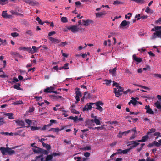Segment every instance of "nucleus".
I'll return each instance as SVG.
<instances>
[{"label":"nucleus","mask_w":161,"mask_h":161,"mask_svg":"<svg viewBox=\"0 0 161 161\" xmlns=\"http://www.w3.org/2000/svg\"><path fill=\"white\" fill-rule=\"evenodd\" d=\"M16 147H14L12 148H10L7 147L6 148L4 147H1L0 148V150L3 155L8 154L10 155H12L15 153V151L12 150L16 148Z\"/></svg>","instance_id":"1"},{"label":"nucleus","mask_w":161,"mask_h":161,"mask_svg":"<svg viewBox=\"0 0 161 161\" xmlns=\"http://www.w3.org/2000/svg\"><path fill=\"white\" fill-rule=\"evenodd\" d=\"M34 148H32V150L35 153H42L45 155H48L49 153L48 151L43 149L40 148L36 146H34Z\"/></svg>","instance_id":"2"},{"label":"nucleus","mask_w":161,"mask_h":161,"mask_svg":"<svg viewBox=\"0 0 161 161\" xmlns=\"http://www.w3.org/2000/svg\"><path fill=\"white\" fill-rule=\"evenodd\" d=\"M69 30H70L73 33L78 32L80 31H84L85 29L82 28H78L76 25H72L71 26H69L67 28Z\"/></svg>","instance_id":"3"},{"label":"nucleus","mask_w":161,"mask_h":161,"mask_svg":"<svg viewBox=\"0 0 161 161\" xmlns=\"http://www.w3.org/2000/svg\"><path fill=\"white\" fill-rule=\"evenodd\" d=\"M130 151V149H126L125 150H122L121 149H119L117 150V152L116 153L113 154L110 156V158H112L114 157V156L116 155L117 154H126L127 153Z\"/></svg>","instance_id":"4"},{"label":"nucleus","mask_w":161,"mask_h":161,"mask_svg":"<svg viewBox=\"0 0 161 161\" xmlns=\"http://www.w3.org/2000/svg\"><path fill=\"white\" fill-rule=\"evenodd\" d=\"M93 119L88 120L86 121V125L88 126L89 128L90 129H93L92 126L95 125Z\"/></svg>","instance_id":"5"},{"label":"nucleus","mask_w":161,"mask_h":161,"mask_svg":"<svg viewBox=\"0 0 161 161\" xmlns=\"http://www.w3.org/2000/svg\"><path fill=\"white\" fill-rule=\"evenodd\" d=\"M156 37L161 38V30L155 31V32L154 33L152 37V39L155 38Z\"/></svg>","instance_id":"6"},{"label":"nucleus","mask_w":161,"mask_h":161,"mask_svg":"<svg viewBox=\"0 0 161 161\" xmlns=\"http://www.w3.org/2000/svg\"><path fill=\"white\" fill-rule=\"evenodd\" d=\"M60 153H53L52 155H47L46 157L45 161H49L52 159L53 156H55L57 155H60Z\"/></svg>","instance_id":"7"},{"label":"nucleus","mask_w":161,"mask_h":161,"mask_svg":"<svg viewBox=\"0 0 161 161\" xmlns=\"http://www.w3.org/2000/svg\"><path fill=\"white\" fill-rule=\"evenodd\" d=\"M130 22L127 21L126 20L123 21L120 25L119 27L120 28L122 29L123 27H125L127 26H129L130 24Z\"/></svg>","instance_id":"8"},{"label":"nucleus","mask_w":161,"mask_h":161,"mask_svg":"<svg viewBox=\"0 0 161 161\" xmlns=\"http://www.w3.org/2000/svg\"><path fill=\"white\" fill-rule=\"evenodd\" d=\"M49 39L52 43L55 44L61 42V40L60 39L55 38L52 37H49Z\"/></svg>","instance_id":"9"},{"label":"nucleus","mask_w":161,"mask_h":161,"mask_svg":"<svg viewBox=\"0 0 161 161\" xmlns=\"http://www.w3.org/2000/svg\"><path fill=\"white\" fill-rule=\"evenodd\" d=\"M145 109L147 110L146 112V113L151 114H154V112L150 108V106L149 105H147L145 106Z\"/></svg>","instance_id":"10"},{"label":"nucleus","mask_w":161,"mask_h":161,"mask_svg":"<svg viewBox=\"0 0 161 161\" xmlns=\"http://www.w3.org/2000/svg\"><path fill=\"white\" fill-rule=\"evenodd\" d=\"M82 21L83 22V25L85 26H88L90 24L92 23L93 21L92 20L87 19L86 20H82Z\"/></svg>","instance_id":"11"},{"label":"nucleus","mask_w":161,"mask_h":161,"mask_svg":"<svg viewBox=\"0 0 161 161\" xmlns=\"http://www.w3.org/2000/svg\"><path fill=\"white\" fill-rule=\"evenodd\" d=\"M132 100H130L128 103L129 105H130L131 104H132L134 106H136L137 104L138 101H137L135 98L132 97Z\"/></svg>","instance_id":"12"},{"label":"nucleus","mask_w":161,"mask_h":161,"mask_svg":"<svg viewBox=\"0 0 161 161\" xmlns=\"http://www.w3.org/2000/svg\"><path fill=\"white\" fill-rule=\"evenodd\" d=\"M15 122L19 126H21L22 127H25V124L22 120H15Z\"/></svg>","instance_id":"13"},{"label":"nucleus","mask_w":161,"mask_h":161,"mask_svg":"<svg viewBox=\"0 0 161 161\" xmlns=\"http://www.w3.org/2000/svg\"><path fill=\"white\" fill-rule=\"evenodd\" d=\"M148 134H147L146 135L142 137V139L140 140H137V142H145L148 139Z\"/></svg>","instance_id":"14"},{"label":"nucleus","mask_w":161,"mask_h":161,"mask_svg":"<svg viewBox=\"0 0 161 161\" xmlns=\"http://www.w3.org/2000/svg\"><path fill=\"white\" fill-rule=\"evenodd\" d=\"M64 129V127H62L61 129H60L59 128H51L49 130V131H53L54 132L58 133L60 131Z\"/></svg>","instance_id":"15"},{"label":"nucleus","mask_w":161,"mask_h":161,"mask_svg":"<svg viewBox=\"0 0 161 161\" xmlns=\"http://www.w3.org/2000/svg\"><path fill=\"white\" fill-rule=\"evenodd\" d=\"M107 14L105 11H103L99 13H97L95 14L96 16L97 17H101L103 15H105Z\"/></svg>","instance_id":"16"},{"label":"nucleus","mask_w":161,"mask_h":161,"mask_svg":"<svg viewBox=\"0 0 161 161\" xmlns=\"http://www.w3.org/2000/svg\"><path fill=\"white\" fill-rule=\"evenodd\" d=\"M54 88L53 87H47L44 90V92L46 93H49L53 92V91L54 90Z\"/></svg>","instance_id":"17"},{"label":"nucleus","mask_w":161,"mask_h":161,"mask_svg":"<svg viewBox=\"0 0 161 161\" xmlns=\"http://www.w3.org/2000/svg\"><path fill=\"white\" fill-rule=\"evenodd\" d=\"M28 4L31 5L32 6L37 5H39V3L37 1H33L32 0H30Z\"/></svg>","instance_id":"18"},{"label":"nucleus","mask_w":161,"mask_h":161,"mask_svg":"<svg viewBox=\"0 0 161 161\" xmlns=\"http://www.w3.org/2000/svg\"><path fill=\"white\" fill-rule=\"evenodd\" d=\"M109 71V73L113 76H115L116 75V67L114 68L113 69H110Z\"/></svg>","instance_id":"19"},{"label":"nucleus","mask_w":161,"mask_h":161,"mask_svg":"<svg viewBox=\"0 0 161 161\" xmlns=\"http://www.w3.org/2000/svg\"><path fill=\"white\" fill-rule=\"evenodd\" d=\"M76 89L77 90L75 92L76 95L75 97H81L82 96L81 92L79 91V88H77Z\"/></svg>","instance_id":"20"},{"label":"nucleus","mask_w":161,"mask_h":161,"mask_svg":"<svg viewBox=\"0 0 161 161\" xmlns=\"http://www.w3.org/2000/svg\"><path fill=\"white\" fill-rule=\"evenodd\" d=\"M137 141H134L133 142V145L131 146L130 147L129 149H130V150H131L132 148L136 147L137 146L139 145L140 143L139 142H137Z\"/></svg>","instance_id":"21"},{"label":"nucleus","mask_w":161,"mask_h":161,"mask_svg":"<svg viewBox=\"0 0 161 161\" xmlns=\"http://www.w3.org/2000/svg\"><path fill=\"white\" fill-rule=\"evenodd\" d=\"M133 58L134 60L139 63L141 62L142 61L141 58L137 57L135 54H134L133 55Z\"/></svg>","instance_id":"22"},{"label":"nucleus","mask_w":161,"mask_h":161,"mask_svg":"<svg viewBox=\"0 0 161 161\" xmlns=\"http://www.w3.org/2000/svg\"><path fill=\"white\" fill-rule=\"evenodd\" d=\"M155 105L158 109H161V105L159 101H157L155 103Z\"/></svg>","instance_id":"23"},{"label":"nucleus","mask_w":161,"mask_h":161,"mask_svg":"<svg viewBox=\"0 0 161 161\" xmlns=\"http://www.w3.org/2000/svg\"><path fill=\"white\" fill-rule=\"evenodd\" d=\"M44 158L43 157V155L37 156L35 158L36 160H38L40 159L41 161H44Z\"/></svg>","instance_id":"24"},{"label":"nucleus","mask_w":161,"mask_h":161,"mask_svg":"<svg viewBox=\"0 0 161 161\" xmlns=\"http://www.w3.org/2000/svg\"><path fill=\"white\" fill-rule=\"evenodd\" d=\"M4 115L8 116L9 119H14V118L13 116V114L12 113H5L4 114Z\"/></svg>","instance_id":"25"},{"label":"nucleus","mask_w":161,"mask_h":161,"mask_svg":"<svg viewBox=\"0 0 161 161\" xmlns=\"http://www.w3.org/2000/svg\"><path fill=\"white\" fill-rule=\"evenodd\" d=\"M123 92L122 89H118L117 92H116L115 93V96L117 97H119V96H120L122 95V93L121 92Z\"/></svg>","instance_id":"26"},{"label":"nucleus","mask_w":161,"mask_h":161,"mask_svg":"<svg viewBox=\"0 0 161 161\" xmlns=\"http://www.w3.org/2000/svg\"><path fill=\"white\" fill-rule=\"evenodd\" d=\"M41 47V46H40V47H36V46H33L32 47V49H33V53H35H35L37 52L38 51V50H39V48Z\"/></svg>","instance_id":"27"},{"label":"nucleus","mask_w":161,"mask_h":161,"mask_svg":"<svg viewBox=\"0 0 161 161\" xmlns=\"http://www.w3.org/2000/svg\"><path fill=\"white\" fill-rule=\"evenodd\" d=\"M113 4L114 5H117L119 4H124V3L120 1L116 0L114 1Z\"/></svg>","instance_id":"28"},{"label":"nucleus","mask_w":161,"mask_h":161,"mask_svg":"<svg viewBox=\"0 0 161 161\" xmlns=\"http://www.w3.org/2000/svg\"><path fill=\"white\" fill-rule=\"evenodd\" d=\"M21 86V85L20 83H18L16 85H15L14 86V89H16L18 90H21V88L20 87V86Z\"/></svg>","instance_id":"29"},{"label":"nucleus","mask_w":161,"mask_h":161,"mask_svg":"<svg viewBox=\"0 0 161 161\" xmlns=\"http://www.w3.org/2000/svg\"><path fill=\"white\" fill-rule=\"evenodd\" d=\"M23 103L22 101H16L15 102H13L12 104L14 105L21 104H23Z\"/></svg>","instance_id":"30"},{"label":"nucleus","mask_w":161,"mask_h":161,"mask_svg":"<svg viewBox=\"0 0 161 161\" xmlns=\"http://www.w3.org/2000/svg\"><path fill=\"white\" fill-rule=\"evenodd\" d=\"M6 122L4 119L3 118L1 117L0 116V126L3 125Z\"/></svg>","instance_id":"31"},{"label":"nucleus","mask_w":161,"mask_h":161,"mask_svg":"<svg viewBox=\"0 0 161 161\" xmlns=\"http://www.w3.org/2000/svg\"><path fill=\"white\" fill-rule=\"evenodd\" d=\"M94 103L97 106H100V105L103 106V105L104 104L102 102V101H99Z\"/></svg>","instance_id":"32"},{"label":"nucleus","mask_w":161,"mask_h":161,"mask_svg":"<svg viewBox=\"0 0 161 161\" xmlns=\"http://www.w3.org/2000/svg\"><path fill=\"white\" fill-rule=\"evenodd\" d=\"M69 118L73 120L74 122H76L78 120V117L77 116H76L75 117L72 116H70Z\"/></svg>","instance_id":"33"},{"label":"nucleus","mask_w":161,"mask_h":161,"mask_svg":"<svg viewBox=\"0 0 161 161\" xmlns=\"http://www.w3.org/2000/svg\"><path fill=\"white\" fill-rule=\"evenodd\" d=\"M8 14L7 13V11H3L2 12V16L4 18H7V16H8Z\"/></svg>","instance_id":"34"},{"label":"nucleus","mask_w":161,"mask_h":161,"mask_svg":"<svg viewBox=\"0 0 161 161\" xmlns=\"http://www.w3.org/2000/svg\"><path fill=\"white\" fill-rule=\"evenodd\" d=\"M25 121L28 124V126H25L27 127H30L31 124L32 123V121L29 119H25Z\"/></svg>","instance_id":"35"},{"label":"nucleus","mask_w":161,"mask_h":161,"mask_svg":"<svg viewBox=\"0 0 161 161\" xmlns=\"http://www.w3.org/2000/svg\"><path fill=\"white\" fill-rule=\"evenodd\" d=\"M67 44V43L66 42H61V43L58 44L59 46L63 47Z\"/></svg>","instance_id":"36"},{"label":"nucleus","mask_w":161,"mask_h":161,"mask_svg":"<svg viewBox=\"0 0 161 161\" xmlns=\"http://www.w3.org/2000/svg\"><path fill=\"white\" fill-rule=\"evenodd\" d=\"M89 103L90 104L89 105H88V104H87L86 105L87 107V109H88V110L91 109L92 108V106L93 104H94V103Z\"/></svg>","instance_id":"37"},{"label":"nucleus","mask_w":161,"mask_h":161,"mask_svg":"<svg viewBox=\"0 0 161 161\" xmlns=\"http://www.w3.org/2000/svg\"><path fill=\"white\" fill-rule=\"evenodd\" d=\"M61 21L63 23H66L68 22L67 19L66 17H62L61 19Z\"/></svg>","instance_id":"38"},{"label":"nucleus","mask_w":161,"mask_h":161,"mask_svg":"<svg viewBox=\"0 0 161 161\" xmlns=\"http://www.w3.org/2000/svg\"><path fill=\"white\" fill-rule=\"evenodd\" d=\"M36 20L38 22V23L40 25H43L44 23V22L42 21L39 17H37Z\"/></svg>","instance_id":"39"},{"label":"nucleus","mask_w":161,"mask_h":161,"mask_svg":"<svg viewBox=\"0 0 161 161\" xmlns=\"http://www.w3.org/2000/svg\"><path fill=\"white\" fill-rule=\"evenodd\" d=\"M40 128V127L36 126H31V130L32 131L39 130Z\"/></svg>","instance_id":"40"},{"label":"nucleus","mask_w":161,"mask_h":161,"mask_svg":"<svg viewBox=\"0 0 161 161\" xmlns=\"http://www.w3.org/2000/svg\"><path fill=\"white\" fill-rule=\"evenodd\" d=\"M104 81L105 82V83H103V84H105L107 86L109 85L111 83V80H105Z\"/></svg>","instance_id":"41"},{"label":"nucleus","mask_w":161,"mask_h":161,"mask_svg":"<svg viewBox=\"0 0 161 161\" xmlns=\"http://www.w3.org/2000/svg\"><path fill=\"white\" fill-rule=\"evenodd\" d=\"M11 36L13 37H16L19 36V34L17 32H13L11 34Z\"/></svg>","instance_id":"42"},{"label":"nucleus","mask_w":161,"mask_h":161,"mask_svg":"<svg viewBox=\"0 0 161 161\" xmlns=\"http://www.w3.org/2000/svg\"><path fill=\"white\" fill-rule=\"evenodd\" d=\"M25 34H28L30 36H31L32 35V32L31 30H27L25 32Z\"/></svg>","instance_id":"43"},{"label":"nucleus","mask_w":161,"mask_h":161,"mask_svg":"<svg viewBox=\"0 0 161 161\" xmlns=\"http://www.w3.org/2000/svg\"><path fill=\"white\" fill-rule=\"evenodd\" d=\"M143 70L146 71L147 70H149L150 69V66L147 65H146V67L143 68Z\"/></svg>","instance_id":"44"},{"label":"nucleus","mask_w":161,"mask_h":161,"mask_svg":"<svg viewBox=\"0 0 161 161\" xmlns=\"http://www.w3.org/2000/svg\"><path fill=\"white\" fill-rule=\"evenodd\" d=\"M7 0H0V4L1 5H4L7 3Z\"/></svg>","instance_id":"45"},{"label":"nucleus","mask_w":161,"mask_h":161,"mask_svg":"<svg viewBox=\"0 0 161 161\" xmlns=\"http://www.w3.org/2000/svg\"><path fill=\"white\" fill-rule=\"evenodd\" d=\"M136 136H137L136 134L135 133H134L133 134L132 136H130V137L129 138V140H131L134 139L136 138Z\"/></svg>","instance_id":"46"},{"label":"nucleus","mask_w":161,"mask_h":161,"mask_svg":"<svg viewBox=\"0 0 161 161\" xmlns=\"http://www.w3.org/2000/svg\"><path fill=\"white\" fill-rule=\"evenodd\" d=\"M94 120V122L97 125H100L101 123L100 121L98 119H95Z\"/></svg>","instance_id":"47"},{"label":"nucleus","mask_w":161,"mask_h":161,"mask_svg":"<svg viewBox=\"0 0 161 161\" xmlns=\"http://www.w3.org/2000/svg\"><path fill=\"white\" fill-rule=\"evenodd\" d=\"M26 50L27 51L30 53H33V50L31 47H26Z\"/></svg>","instance_id":"48"},{"label":"nucleus","mask_w":161,"mask_h":161,"mask_svg":"<svg viewBox=\"0 0 161 161\" xmlns=\"http://www.w3.org/2000/svg\"><path fill=\"white\" fill-rule=\"evenodd\" d=\"M104 126V125H103L101 127H96L94 128H93V129H96L98 130H102L103 129Z\"/></svg>","instance_id":"49"},{"label":"nucleus","mask_w":161,"mask_h":161,"mask_svg":"<svg viewBox=\"0 0 161 161\" xmlns=\"http://www.w3.org/2000/svg\"><path fill=\"white\" fill-rule=\"evenodd\" d=\"M131 131V130H127L126 131H125L123 132H121V133L122 134V135H126L128 133H129Z\"/></svg>","instance_id":"50"},{"label":"nucleus","mask_w":161,"mask_h":161,"mask_svg":"<svg viewBox=\"0 0 161 161\" xmlns=\"http://www.w3.org/2000/svg\"><path fill=\"white\" fill-rule=\"evenodd\" d=\"M149 130H150V131L147 132V134H149L152 132H154L156 131L155 129H154V128H152V129H150Z\"/></svg>","instance_id":"51"},{"label":"nucleus","mask_w":161,"mask_h":161,"mask_svg":"<svg viewBox=\"0 0 161 161\" xmlns=\"http://www.w3.org/2000/svg\"><path fill=\"white\" fill-rule=\"evenodd\" d=\"M125 73L128 74L130 75L132 74V73L128 69H125Z\"/></svg>","instance_id":"52"},{"label":"nucleus","mask_w":161,"mask_h":161,"mask_svg":"<svg viewBox=\"0 0 161 161\" xmlns=\"http://www.w3.org/2000/svg\"><path fill=\"white\" fill-rule=\"evenodd\" d=\"M153 143L154 145H155L157 147H159L161 145V144L159 143H158L156 141H154L153 142Z\"/></svg>","instance_id":"53"},{"label":"nucleus","mask_w":161,"mask_h":161,"mask_svg":"<svg viewBox=\"0 0 161 161\" xmlns=\"http://www.w3.org/2000/svg\"><path fill=\"white\" fill-rule=\"evenodd\" d=\"M48 150H49L51 148V146L48 144H46L44 147Z\"/></svg>","instance_id":"54"},{"label":"nucleus","mask_w":161,"mask_h":161,"mask_svg":"<svg viewBox=\"0 0 161 161\" xmlns=\"http://www.w3.org/2000/svg\"><path fill=\"white\" fill-rule=\"evenodd\" d=\"M71 112L75 113L76 114H79V112L77 111L75 109H72L71 110Z\"/></svg>","instance_id":"55"},{"label":"nucleus","mask_w":161,"mask_h":161,"mask_svg":"<svg viewBox=\"0 0 161 161\" xmlns=\"http://www.w3.org/2000/svg\"><path fill=\"white\" fill-rule=\"evenodd\" d=\"M145 3V0H138L137 3H139L141 4H144Z\"/></svg>","instance_id":"56"},{"label":"nucleus","mask_w":161,"mask_h":161,"mask_svg":"<svg viewBox=\"0 0 161 161\" xmlns=\"http://www.w3.org/2000/svg\"><path fill=\"white\" fill-rule=\"evenodd\" d=\"M160 133L159 132H156L154 134V136H157L156 137V139H157L158 137L160 136Z\"/></svg>","instance_id":"57"},{"label":"nucleus","mask_w":161,"mask_h":161,"mask_svg":"<svg viewBox=\"0 0 161 161\" xmlns=\"http://www.w3.org/2000/svg\"><path fill=\"white\" fill-rule=\"evenodd\" d=\"M19 80L16 77H14L13 79L12 83H15L19 81Z\"/></svg>","instance_id":"58"},{"label":"nucleus","mask_w":161,"mask_h":161,"mask_svg":"<svg viewBox=\"0 0 161 161\" xmlns=\"http://www.w3.org/2000/svg\"><path fill=\"white\" fill-rule=\"evenodd\" d=\"M153 75L156 77H159L161 78V74H154Z\"/></svg>","instance_id":"59"},{"label":"nucleus","mask_w":161,"mask_h":161,"mask_svg":"<svg viewBox=\"0 0 161 161\" xmlns=\"http://www.w3.org/2000/svg\"><path fill=\"white\" fill-rule=\"evenodd\" d=\"M140 16H141L140 14H137L135 15V18H137V20H138L141 18H140Z\"/></svg>","instance_id":"60"},{"label":"nucleus","mask_w":161,"mask_h":161,"mask_svg":"<svg viewBox=\"0 0 161 161\" xmlns=\"http://www.w3.org/2000/svg\"><path fill=\"white\" fill-rule=\"evenodd\" d=\"M96 109L99 110L100 112H102L103 111V108L100 106H97L96 108Z\"/></svg>","instance_id":"61"},{"label":"nucleus","mask_w":161,"mask_h":161,"mask_svg":"<svg viewBox=\"0 0 161 161\" xmlns=\"http://www.w3.org/2000/svg\"><path fill=\"white\" fill-rule=\"evenodd\" d=\"M113 86H115L116 87H118V86H119V84L118 83L116 82H115L114 81H113Z\"/></svg>","instance_id":"62"},{"label":"nucleus","mask_w":161,"mask_h":161,"mask_svg":"<svg viewBox=\"0 0 161 161\" xmlns=\"http://www.w3.org/2000/svg\"><path fill=\"white\" fill-rule=\"evenodd\" d=\"M75 5L77 6H81V3L80 1H77L75 2Z\"/></svg>","instance_id":"63"},{"label":"nucleus","mask_w":161,"mask_h":161,"mask_svg":"<svg viewBox=\"0 0 161 161\" xmlns=\"http://www.w3.org/2000/svg\"><path fill=\"white\" fill-rule=\"evenodd\" d=\"M56 33V32L55 31H52V32H49V33H48V35L49 36H52V35H53V34H54Z\"/></svg>","instance_id":"64"}]
</instances>
